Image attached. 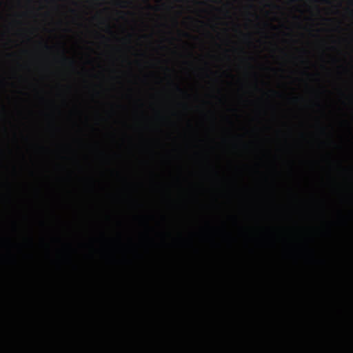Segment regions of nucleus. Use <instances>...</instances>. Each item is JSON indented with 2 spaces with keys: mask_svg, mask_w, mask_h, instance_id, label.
I'll return each mask as SVG.
<instances>
[{
  "mask_svg": "<svg viewBox=\"0 0 353 353\" xmlns=\"http://www.w3.org/2000/svg\"><path fill=\"white\" fill-rule=\"evenodd\" d=\"M178 90L181 92V88H178Z\"/></svg>",
  "mask_w": 353,
  "mask_h": 353,
  "instance_id": "nucleus-1",
  "label": "nucleus"
},
{
  "mask_svg": "<svg viewBox=\"0 0 353 353\" xmlns=\"http://www.w3.org/2000/svg\"><path fill=\"white\" fill-rule=\"evenodd\" d=\"M178 1H181V0H178Z\"/></svg>",
  "mask_w": 353,
  "mask_h": 353,
  "instance_id": "nucleus-2",
  "label": "nucleus"
}]
</instances>
